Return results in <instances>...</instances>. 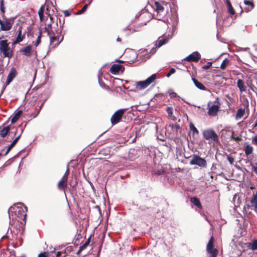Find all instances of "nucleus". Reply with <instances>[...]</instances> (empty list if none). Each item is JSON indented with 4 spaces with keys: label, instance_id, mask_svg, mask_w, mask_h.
<instances>
[{
    "label": "nucleus",
    "instance_id": "obj_1",
    "mask_svg": "<svg viewBox=\"0 0 257 257\" xmlns=\"http://www.w3.org/2000/svg\"><path fill=\"white\" fill-rule=\"evenodd\" d=\"M0 51L3 53L5 57L11 58L13 56V51L9 47L7 40H1L0 41Z\"/></svg>",
    "mask_w": 257,
    "mask_h": 257
},
{
    "label": "nucleus",
    "instance_id": "obj_2",
    "mask_svg": "<svg viewBox=\"0 0 257 257\" xmlns=\"http://www.w3.org/2000/svg\"><path fill=\"white\" fill-rule=\"evenodd\" d=\"M154 5L158 15H160V16H165L166 15L168 9V4L167 2L160 1L155 2Z\"/></svg>",
    "mask_w": 257,
    "mask_h": 257
},
{
    "label": "nucleus",
    "instance_id": "obj_3",
    "mask_svg": "<svg viewBox=\"0 0 257 257\" xmlns=\"http://www.w3.org/2000/svg\"><path fill=\"white\" fill-rule=\"evenodd\" d=\"M203 138L206 140H211L215 143L219 141V137L215 132L211 128L206 129L203 132Z\"/></svg>",
    "mask_w": 257,
    "mask_h": 257
},
{
    "label": "nucleus",
    "instance_id": "obj_4",
    "mask_svg": "<svg viewBox=\"0 0 257 257\" xmlns=\"http://www.w3.org/2000/svg\"><path fill=\"white\" fill-rule=\"evenodd\" d=\"M156 79V75L152 74L145 81H139L137 83L136 88L137 89L141 90L147 87Z\"/></svg>",
    "mask_w": 257,
    "mask_h": 257
},
{
    "label": "nucleus",
    "instance_id": "obj_5",
    "mask_svg": "<svg viewBox=\"0 0 257 257\" xmlns=\"http://www.w3.org/2000/svg\"><path fill=\"white\" fill-rule=\"evenodd\" d=\"M3 18V20L0 24L1 30L4 31H7L11 30L14 23L15 18H7L5 17Z\"/></svg>",
    "mask_w": 257,
    "mask_h": 257
},
{
    "label": "nucleus",
    "instance_id": "obj_6",
    "mask_svg": "<svg viewBox=\"0 0 257 257\" xmlns=\"http://www.w3.org/2000/svg\"><path fill=\"white\" fill-rule=\"evenodd\" d=\"M125 110V109H120L113 113L110 118L112 126L118 123L120 121Z\"/></svg>",
    "mask_w": 257,
    "mask_h": 257
},
{
    "label": "nucleus",
    "instance_id": "obj_7",
    "mask_svg": "<svg viewBox=\"0 0 257 257\" xmlns=\"http://www.w3.org/2000/svg\"><path fill=\"white\" fill-rule=\"evenodd\" d=\"M190 165H196L201 167H206L207 166L206 161L197 155H194L192 160L190 162Z\"/></svg>",
    "mask_w": 257,
    "mask_h": 257
},
{
    "label": "nucleus",
    "instance_id": "obj_8",
    "mask_svg": "<svg viewBox=\"0 0 257 257\" xmlns=\"http://www.w3.org/2000/svg\"><path fill=\"white\" fill-rule=\"evenodd\" d=\"M214 103L216 104H214L212 105L208 109V114L209 115L211 116H215L217 114V112H218L220 106V103L219 102V98L217 97L214 101Z\"/></svg>",
    "mask_w": 257,
    "mask_h": 257
},
{
    "label": "nucleus",
    "instance_id": "obj_9",
    "mask_svg": "<svg viewBox=\"0 0 257 257\" xmlns=\"http://www.w3.org/2000/svg\"><path fill=\"white\" fill-rule=\"evenodd\" d=\"M201 58L200 54L197 51L193 52L184 59L185 61L188 62H198Z\"/></svg>",
    "mask_w": 257,
    "mask_h": 257
},
{
    "label": "nucleus",
    "instance_id": "obj_10",
    "mask_svg": "<svg viewBox=\"0 0 257 257\" xmlns=\"http://www.w3.org/2000/svg\"><path fill=\"white\" fill-rule=\"evenodd\" d=\"M124 70L123 66L120 64H113L110 68V72L113 74L118 73L119 71L123 72Z\"/></svg>",
    "mask_w": 257,
    "mask_h": 257
},
{
    "label": "nucleus",
    "instance_id": "obj_11",
    "mask_svg": "<svg viewBox=\"0 0 257 257\" xmlns=\"http://www.w3.org/2000/svg\"><path fill=\"white\" fill-rule=\"evenodd\" d=\"M168 40L167 39H161V40H159V41L158 42H157L155 44V47H153L151 49L150 53L152 54H154L156 52L157 49L160 48L163 45L166 44L168 42Z\"/></svg>",
    "mask_w": 257,
    "mask_h": 257
},
{
    "label": "nucleus",
    "instance_id": "obj_12",
    "mask_svg": "<svg viewBox=\"0 0 257 257\" xmlns=\"http://www.w3.org/2000/svg\"><path fill=\"white\" fill-rule=\"evenodd\" d=\"M250 203H251V205H247V208L249 209L253 207V210L257 212V193L253 194L250 200Z\"/></svg>",
    "mask_w": 257,
    "mask_h": 257
},
{
    "label": "nucleus",
    "instance_id": "obj_13",
    "mask_svg": "<svg viewBox=\"0 0 257 257\" xmlns=\"http://www.w3.org/2000/svg\"><path fill=\"white\" fill-rule=\"evenodd\" d=\"M18 36L16 37V40L13 42V44L19 43L23 41L25 39V34H22V27L20 26L19 27L17 31Z\"/></svg>",
    "mask_w": 257,
    "mask_h": 257
},
{
    "label": "nucleus",
    "instance_id": "obj_14",
    "mask_svg": "<svg viewBox=\"0 0 257 257\" xmlns=\"http://www.w3.org/2000/svg\"><path fill=\"white\" fill-rule=\"evenodd\" d=\"M65 177H62L61 179L58 183V188L60 190L65 191V190L67 186V180L66 179Z\"/></svg>",
    "mask_w": 257,
    "mask_h": 257
},
{
    "label": "nucleus",
    "instance_id": "obj_15",
    "mask_svg": "<svg viewBox=\"0 0 257 257\" xmlns=\"http://www.w3.org/2000/svg\"><path fill=\"white\" fill-rule=\"evenodd\" d=\"M125 57L127 59V62L130 63H134L137 58V54L133 51L131 52L130 53L128 52H125Z\"/></svg>",
    "mask_w": 257,
    "mask_h": 257
},
{
    "label": "nucleus",
    "instance_id": "obj_16",
    "mask_svg": "<svg viewBox=\"0 0 257 257\" xmlns=\"http://www.w3.org/2000/svg\"><path fill=\"white\" fill-rule=\"evenodd\" d=\"M20 52L25 56L30 57L32 54V46L31 45H28L24 47L20 50Z\"/></svg>",
    "mask_w": 257,
    "mask_h": 257
},
{
    "label": "nucleus",
    "instance_id": "obj_17",
    "mask_svg": "<svg viewBox=\"0 0 257 257\" xmlns=\"http://www.w3.org/2000/svg\"><path fill=\"white\" fill-rule=\"evenodd\" d=\"M17 75V71L14 68H12L8 76L7 84H10Z\"/></svg>",
    "mask_w": 257,
    "mask_h": 257
},
{
    "label": "nucleus",
    "instance_id": "obj_18",
    "mask_svg": "<svg viewBox=\"0 0 257 257\" xmlns=\"http://www.w3.org/2000/svg\"><path fill=\"white\" fill-rule=\"evenodd\" d=\"M50 44L53 45V47H55L58 46L62 40L63 38H62L60 41L59 40V37L57 36L54 35L50 38Z\"/></svg>",
    "mask_w": 257,
    "mask_h": 257
},
{
    "label": "nucleus",
    "instance_id": "obj_19",
    "mask_svg": "<svg viewBox=\"0 0 257 257\" xmlns=\"http://www.w3.org/2000/svg\"><path fill=\"white\" fill-rule=\"evenodd\" d=\"M237 86L241 92L246 91V87L242 80L239 79L237 80Z\"/></svg>",
    "mask_w": 257,
    "mask_h": 257
},
{
    "label": "nucleus",
    "instance_id": "obj_20",
    "mask_svg": "<svg viewBox=\"0 0 257 257\" xmlns=\"http://www.w3.org/2000/svg\"><path fill=\"white\" fill-rule=\"evenodd\" d=\"M192 81H193L195 85L199 89L202 90H206L207 88L206 87L202 84L201 82H199L197 79L194 78H192Z\"/></svg>",
    "mask_w": 257,
    "mask_h": 257
},
{
    "label": "nucleus",
    "instance_id": "obj_21",
    "mask_svg": "<svg viewBox=\"0 0 257 257\" xmlns=\"http://www.w3.org/2000/svg\"><path fill=\"white\" fill-rule=\"evenodd\" d=\"M190 201L192 203H193L194 205L197 206L200 209L202 208V206L200 203V200L196 197H193L191 198Z\"/></svg>",
    "mask_w": 257,
    "mask_h": 257
},
{
    "label": "nucleus",
    "instance_id": "obj_22",
    "mask_svg": "<svg viewBox=\"0 0 257 257\" xmlns=\"http://www.w3.org/2000/svg\"><path fill=\"white\" fill-rule=\"evenodd\" d=\"M214 237L213 236H212L207 244V246H206V251H209L210 250H212V249H214V248H213L214 247Z\"/></svg>",
    "mask_w": 257,
    "mask_h": 257
},
{
    "label": "nucleus",
    "instance_id": "obj_23",
    "mask_svg": "<svg viewBox=\"0 0 257 257\" xmlns=\"http://www.w3.org/2000/svg\"><path fill=\"white\" fill-rule=\"evenodd\" d=\"M22 113L23 112L22 110H19L18 111H17V112H16L14 114V115L12 116L11 120V123H14L15 122H16L19 119L21 115L22 114Z\"/></svg>",
    "mask_w": 257,
    "mask_h": 257
},
{
    "label": "nucleus",
    "instance_id": "obj_24",
    "mask_svg": "<svg viewBox=\"0 0 257 257\" xmlns=\"http://www.w3.org/2000/svg\"><path fill=\"white\" fill-rule=\"evenodd\" d=\"M10 130V126L4 127L2 130L0 131V136L3 138L6 137L9 133Z\"/></svg>",
    "mask_w": 257,
    "mask_h": 257
},
{
    "label": "nucleus",
    "instance_id": "obj_25",
    "mask_svg": "<svg viewBox=\"0 0 257 257\" xmlns=\"http://www.w3.org/2000/svg\"><path fill=\"white\" fill-rule=\"evenodd\" d=\"M226 4L228 7V11L229 14L231 15H234L235 14V11L234 10L229 0H226Z\"/></svg>",
    "mask_w": 257,
    "mask_h": 257
},
{
    "label": "nucleus",
    "instance_id": "obj_26",
    "mask_svg": "<svg viewBox=\"0 0 257 257\" xmlns=\"http://www.w3.org/2000/svg\"><path fill=\"white\" fill-rule=\"evenodd\" d=\"M39 35L37 37V40L35 42V46L36 47H37V46H39V45L40 44L41 42V38H42V30L41 28H39Z\"/></svg>",
    "mask_w": 257,
    "mask_h": 257
},
{
    "label": "nucleus",
    "instance_id": "obj_27",
    "mask_svg": "<svg viewBox=\"0 0 257 257\" xmlns=\"http://www.w3.org/2000/svg\"><path fill=\"white\" fill-rule=\"evenodd\" d=\"M247 247L251 248L252 250H257V239L254 240L252 243H247Z\"/></svg>",
    "mask_w": 257,
    "mask_h": 257
},
{
    "label": "nucleus",
    "instance_id": "obj_28",
    "mask_svg": "<svg viewBox=\"0 0 257 257\" xmlns=\"http://www.w3.org/2000/svg\"><path fill=\"white\" fill-rule=\"evenodd\" d=\"M245 112V110L243 108H239L237 110L236 115H235V118L236 119H238L239 118H241L243 115H244Z\"/></svg>",
    "mask_w": 257,
    "mask_h": 257
},
{
    "label": "nucleus",
    "instance_id": "obj_29",
    "mask_svg": "<svg viewBox=\"0 0 257 257\" xmlns=\"http://www.w3.org/2000/svg\"><path fill=\"white\" fill-rule=\"evenodd\" d=\"M207 252L210 254L209 257H217L218 253V250L217 248L207 251Z\"/></svg>",
    "mask_w": 257,
    "mask_h": 257
},
{
    "label": "nucleus",
    "instance_id": "obj_30",
    "mask_svg": "<svg viewBox=\"0 0 257 257\" xmlns=\"http://www.w3.org/2000/svg\"><path fill=\"white\" fill-rule=\"evenodd\" d=\"M229 63L230 61L228 59H225L221 64L220 68L222 70L225 69L227 66L229 64Z\"/></svg>",
    "mask_w": 257,
    "mask_h": 257
},
{
    "label": "nucleus",
    "instance_id": "obj_31",
    "mask_svg": "<svg viewBox=\"0 0 257 257\" xmlns=\"http://www.w3.org/2000/svg\"><path fill=\"white\" fill-rule=\"evenodd\" d=\"M189 127L190 130L193 132V135H198L199 134V131L195 127V126L194 125V124L192 123H191L189 124Z\"/></svg>",
    "mask_w": 257,
    "mask_h": 257
},
{
    "label": "nucleus",
    "instance_id": "obj_32",
    "mask_svg": "<svg viewBox=\"0 0 257 257\" xmlns=\"http://www.w3.org/2000/svg\"><path fill=\"white\" fill-rule=\"evenodd\" d=\"M253 151V148L250 145H247L245 148V154L247 156L252 153Z\"/></svg>",
    "mask_w": 257,
    "mask_h": 257
},
{
    "label": "nucleus",
    "instance_id": "obj_33",
    "mask_svg": "<svg viewBox=\"0 0 257 257\" xmlns=\"http://www.w3.org/2000/svg\"><path fill=\"white\" fill-rule=\"evenodd\" d=\"M44 12V6H42L38 11V14H39V18H40L41 21H42L43 20Z\"/></svg>",
    "mask_w": 257,
    "mask_h": 257
},
{
    "label": "nucleus",
    "instance_id": "obj_34",
    "mask_svg": "<svg viewBox=\"0 0 257 257\" xmlns=\"http://www.w3.org/2000/svg\"><path fill=\"white\" fill-rule=\"evenodd\" d=\"M0 10L1 12H2V17H5V8L4 7V1L1 0L0 2Z\"/></svg>",
    "mask_w": 257,
    "mask_h": 257
},
{
    "label": "nucleus",
    "instance_id": "obj_35",
    "mask_svg": "<svg viewBox=\"0 0 257 257\" xmlns=\"http://www.w3.org/2000/svg\"><path fill=\"white\" fill-rule=\"evenodd\" d=\"M22 216L23 217V220L24 221H25L24 223H23V222H19V220H17V223H20L19 224V226L20 227H21V228L23 227V226L25 225V223H26V216H27V214L26 213H24L22 215Z\"/></svg>",
    "mask_w": 257,
    "mask_h": 257
},
{
    "label": "nucleus",
    "instance_id": "obj_36",
    "mask_svg": "<svg viewBox=\"0 0 257 257\" xmlns=\"http://www.w3.org/2000/svg\"><path fill=\"white\" fill-rule=\"evenodd\" d=\"M50 256V252L43 251L38 254V257H49Z\"/></svg>",
    "mask_w": 257,
    "mask_h": 257
},
{
    "label": "nucleus",
    "instance_id": "obj_37",
    "mask_svg": "<svg viewBox=\"0 0 257 257\" xmlns=\"http://www.w3.org/2000/svg\"><path fill=\"white\" fill-rule=\"evenodd\" d=\"M244 4L245 5L250 6L251 7L250 9H253V8L254 7V5L253 3L249 0H244Z\"/></svg>",
    "mask_w": 257,
    "mask_h": 257
},
{
    "label": "nucleus",
    "instance_id": "obj_38",
    "mask_svg": "<svg viewBox=\"0 0 257 257\" xmlns=\"http://www.w3.org/2000/svg\"><path fill=\"white\" fill-rule=\"evenodd\" d=\"M89 4H86L83 8L77 12V14L80 15L83 13L87 9Z\"/></svg>",
    "mask_w": 257,
    "mask_h": 257
},
{
    "label": "nucleus",
    "instance_id": "obj_39",
    "mask_svg": "<svg viewBox=\"0 0 257 257\" xmlns=\"http://www.w3.org/2000/svg\"><path fill=\"white\" fill-rule=\"evenodd\" d=\"M212 63L211 62H208L207 63V65L203 66L202 68L204 70H207L209 69L212 66Z\"/></svg>",
    "mask_w": 257,
    "mask_h": 257
},
{
    "label": "nucleus",
    "instance_id": "obj_40",
    "mask_svg": "<svg viewBox=\"0 0 257 257\" xmlns=\"http://www.w3.org/2000/svg\"><path fill=\"white\" fill-rule=\"evenodd\" d=\"M87 246L83 244L79 247V248L76 253L77 254H79L82 250H84L87 247Z\"/></svg>",
    "mask_w": 257,
    "mask_h": 257
},
{
    "label": "nucleus",
    "instance_id": "obj_41",
    "mask_svg": "<svg viewBox=\"0 0 257 257\" xmlns=\"http://www.w3.org/2000/svg\"><path fill=\"white\" fill-rule=\"evenodd\" d=\"M45 32L47 33V35L49 37V38L55 35L53 29H52L51 31L45 30Z\"/></svg>",
    "mask_w": 257,
    "mask_h": 257
},
{
    "label": "nucleus",
    "instance_id": "obj_42",
    "mask_svg": "<svg viewBox=\"0 0 257 257\" xmlns=\"http://www.w3.org/2000/svg\"><path fill=\"white\" fill-rule=\"evenodd\" d=\"M15 145H14V144L13 143H12L7 148V151L6 152V153H5L4 155L6 156L7 155L9 152L11 150V149L15 146Z\"/></svg>",
    "mask_w": 257,
    "mask_h": 257
},
{
    "label": "nucleus",
    "instance_id": "obj_43",
    "mask_svg": "<svg viewBox=\"0 0 257 257\" xmlns=\"http://www.w3.org/2000/svg\"><path fill=\"white\" fill-rule=\"evenodd\" d=\"M176 72V70L174 68H171L169 72V73L166 75L167 77H170V76L175 73Z\"/></svg>",
    "mask_w": 257,
    "mask_h": 257
},
{
    "label": "nucleus",
    "instance_id": "obj_44",
    "mask_svg": "<svg viewBox=\"0 0 257 257\" xmlns=\"http://www.w3.org/2000/svg\"><path fill=\"white\" fill-rule=\"evenodd\" d=\"M168 93H169V95H170L171 98H175V97H178L177 94L176 92H172V91H171V90H169L168 91Z\"/></svg>",
    "mask_w": 257,
    "mask_h": 257
},
{
    "label": "nucleus",
    "instance_id": "obj_45",
    "mask_svg": "<svg viewBox=\"0 0 257 257\" xmlns=\"http://www.w3.org/2000/svg\"><path fill=\"white\" fill-rule=\"evenodd\" d=\"M173 109L172 107H168L167 108L166 111L169 116H171L173 114Z\"/></svg>",
    "mask_w": 257,
    "mask_h": 257
},
{
    "label": "nucleus",
    "instance_id": "obj_46",
    "mask_svg": "<svg viewBox=\"0 0 257 257\" xmlns=\"http://www.w3.org/2000/svg\"><path fill=\"white\" fill-rule=\"evenodd\" d=\"M23 130H22L21 131V133H22ZM21 134L19 135L18 137H17L12 142V143L14 144V145H16V144L17 143V142H18V141L19 140V139H20L21 138Z\"/></svg>",
    "mask_w": 257,
    "mask_h": 257
},
{
    "label": "nucleus",
    "instance_id": "obj_47",
    "mask_svg": "<svg viewBox=\"0 0 257 257\" xmlns=\"http://www.w3.org/2000/svg\"><path fill=\"white\" fill-rule=\"evenodd\" d=\"M227 160L230 163V164H232L234 162V159L233 157L231 156H227Z\"/></svg>",
    "mask_w": 257,
    "mask_h": 257
},
{
    "label": "nucleus",
    "instance_id": "obj_48",
    "mask_svg": "<svg viewBox=\"0 0 257 257\" xmlns=\"http://www.w3.org/2000/svg\"><path fill=\"white\" fill-rule=\"evenodd\" d=\"M52 29H53V28L52 27V24L51 23L48 24L47 26L45 28V30L51 31Z\"/></svg>",
    "mask_w": 257,
    "mask_h": 257
},
{
    "label": "nucleus",
    "instance_id": "obj_49",
    "mask_svg": "<svg viewBox=\"0 0 257 257\" xmlns=\"http://www.w3.org/2000/svg\"><path fill=\"white\" fill-rule=\"evenodd\" d=\"M36 110L37 111V112L36 113L32 114L34 118H35L36 117H37L38 116V115L39 114V113H40V112L41 111V108H39V107L38 108H36Z\"/></svg>",
    "mask_w": 257,
    "mask_h": 257
},
{
    "label": "nucleus",
    "instance_id": "obj_50",
    "mask_svg": "<svg viewBox=\"0 0 257 257\" xmlns=\"http://www.w3.org/2000/svg\"><path fill=\"white\" fill-rule=\"evenodd\" d=\"M93 236L92 234H91L90 235V236L89 237V238L87 239V240L85 241V242L84 243L85 245H86V246H88L90 242V241H91V237Z\"/></svg>",
    "mask_w": 257,
    "mask_h": 257
},
{
    "label": "nucleus",
    "instance_id": "obj_51",
    "mask_svg": "<svg viewBox=\"0 0 257 257\" xmlns=\"http://www.w3.org/2000/svg\"><path fill=\"white\" fill-rule=\"evenodd\" d=\"M171 126L172 128H174L177 130H180L181 128L180 125L178 124H172Z\"/></svg>",
    "mask_w": 257,
    "mask_h": 257
},
{
    "label": "nucleus",
    "instance_id": "obj_52",
    "mask_svg": "<svg viewBox=\"0 0 257 257\" xmlns=\"http://www.w3.org/2000/svg\"><path fill=\"white\" fill-rule=\"evenodd\" d=\"M69 174V170L68 168H67V169L66 172L65 173V174H64V175L63 176V177H65L66 179L68 180Z\"/></svg>",
    "mask_w": 257,
    "mask_h": 257
},
{
    "label": "nucleus",
    "instance_id": "obj_53",
    "mask_svg": "<svg viewBox=\"0 0 257 257\" xmlns=\"http://www.w3.org/2000/svg\"><path fill=\"white\" fill-rule=\"evenodd\" d=\"M233 140L235 141L236 142H240L242 140L241 137L240 136L235 137L233 138Z\"/></svg>",
    "mask_w": 257,
    "mask_h": 257
},
{
    "label": "nucleus",
    "instance_id": "obj_54",
    "mask_svg": "<svg viewBox=\"0 0 257 257\" xmlns=\"http://www.w3.org/2000/svg\"><path fill=\"white\" fill-rule=\"evenodd\" d=\"M164 172V171L163 170H159L156 173H155V174L157 175H160L162 174H163Z\"/></svg>",
    "mask_w": 257,
    "mask_h": 257
},
{
    "label": "nucleus",
    "instance_id": "obj_55",
    "mask_svg": "<svg viewBox=\"0 0 257 257\" xmlns=\"http://www.w3.org/2000/svg\"><path fill=\"white\" fill-rule=\"evenodd\" d=\"M252 143L257 145V135L255 136L252 139Z\"/></svg>",
    "mask_w": 257,
    "mask_h": 257
},
{
    "label": "nucleus",
    "instance_id": "obj_56",
    "mask_svg": "<svg viewBox=\"0 0 257 257\" xmlns=\"http://www.w3.org/2000/svg\"><path fill=\"white\" fill-rule=\"evenodd\" d=\"M62 253V252L61 251H58L57 253H56V257H60L61 254Z\"/></svg>",
    "mask_w": 257,
    "mask_h": 257
},
{
    "label": "nucleus",
    "instance_id": "obj_57",
    "mask_svg": "<svg viewBox=\"0 0 257 257\" xmlns=\"http://www.w3.org/2000/svg\"><path fill=\"white\" fill-rule=\"evenodd\" d=\"M64 15L65 16H68L70 15V13L68 11H65L64 12Z\"/></svg>",
    "mask_w": 257,
    "mask_h": 257
},
{
    "label": "nucleus",
    "instance_id": "obj_58",
    "mask_svg": "<svg viewBox=\"0 0 257 257\" xmlns=\"http://www.w3.org/2000/svg\"><path fill=\"white\" fill-rule=\"evenodd\" d=\"M249 87H250V89H251L252 91H254V92H255V90H254V89H256V90H257V88H256L255 86H249Z\"/></svg>",
    "mask_w": 257,
    "mask_h": 257
},
{
    "label": "nucleus",
    "instance_id": "obj_59",
    "mask_svg": "<svg viewBox=\"0 0 257 257\" xmlns=\"http://www.w3.org/2000/svg\"><path fill=\"white\" fill-rule=\"evenodd\" d=\"M23 212V209L19 208L18 213L19 214V213H21V212Z\"/></svg>",
    "mask_w": 257,
    "mask_h": 257
},
{
    "label": "nucleus",
    "instance_id": "obj_60",
    "mask_svg": "<svg viewBox=\"0 0 257 257\" xmlns=\"http://www.w3.org/2000/svg\"><path fill=\"white\" fill-rule=\"evenodd\" d=\"M234 132H232V135H231V139H232V140H233V138H235V137L233 136V134H234Z\"/></svg>",
    "mask_w": 257,
    "mask_h": 257
},
{
    "label": "nucleus",
    "instance_id": "obj_61",
    "mask_svg": "<svg viewBox=\"0 0 257 257\" xmlns=\"http://www.w3.org/2000/svg\"><path fill=\"white\" fill-rule=\"evenodd\" d=\"M257 127V121H256V122L253 125V127Z\"/></svg>",
    "mask_w": 257,
    "mask_h": 257
},
{
    "label": "nucleus",
    "instance_id": "obj_62",
    "mask_svg": "<svg viewBox=\"0 0 257 257\" xmlns=\"http://www.w3.org/2000/svg\"><path fill=\"white\" fill-rule=\"evenodd\" d=\"M50 19L51 22L53 21L54 19V18L52 16H50Z\"/></svg>",
    "mask_w": 257,
    "mask_h": 257
},
{
    "label": "nucleus",
    "instance_id": "obj_63",
    "mask_svg": "<svg viewBox=\"0 0 257 257\" xmlns=\"http://www.w3.org/2000/svg\"><path fill=\"white\" fill-rule=\"evenodd\" d=\"M43 104H44V103H42V104L40 106H39V108H40L41 109Z\"/></svg>",
    "mask_w": 257,
    "mask_h": 257
},
{
    "label": "nucleus",
    "instance_id": "obj_64",
    "mask_svg": "<svg viewBox=\"0 0 257 257\" xmlns=\"http://www.w3.org/2000/svg\"><path fill=\"white\" fill-rule=\"evenodd\" d=\"M117 41L120 42V41H121V39L120 38H117Z\"/></svg>",
    "mask_w": 257,
    "mask_h": 257
}]
</instances>
